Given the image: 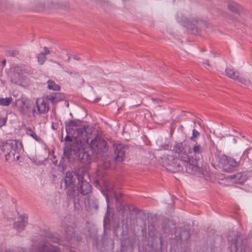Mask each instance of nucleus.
I'll return each instance as SVG.
<instances>
[{
  "label": "nucleus",
  "mask_w": 252,
  "mask_h": 252,
  "mask_svg": "<svg viewBox=\"0 0 252 252\" xmlns=\"http://www.w3.org/2000/svg\"><path fill=\"white\" fill-rule=\"evenodd\" d=\"M18 144L22 146L21 143H19L16 140H8L1 142L0 145V150L5 155L6 159L7 160V157L13 156L15 158V156L16 152L19 150Z\"/></svg>",
  "instance_id": "nucleus-5"
},
{
  "label": "nucleus",
  "mask_w": 252,
  "mask_h": 252,
  "mask_svg": "<svg viewBox=\"0 0 252 252\" xmlns=\"http://www.w3.org/2000/svg\"><path fill=\"white\" fill-rule=\"evenodd\" d=\"M54 95L56 103L63 99V95L59 93H55Z\"/></svg>",
  "instance_id": "nucleus-37"
},
{
  "label": "nucleus",
  "mask_w": 252,
  "mask_h": 252,
  "mask_svg": "<svg viewBox=\"0 0 252 252\" xmlns=\"http://www.w3.org/2000/svg\"><path fill=\"white\" fill-rule=\"evenodd\" d=\"M88 203L89 207L91 209H94L96 211L98 208V201L94 197H89L88 199Z\"/></svg>",
  "instance_id": "nucleus-23"
},
{
  "label": "nucleus",
  "mask_w": 252,
  "mask_h": 252,
  "mask_svg": "<svg viewBox=\"0 0 252 252\" xmlns=\"http://www.w3.org/2000/svg\"><path fill=\"white\" fill-rule=\"evenodd\" d=\"M199 135V132L195 129H193L192 130V136L190 138V141L193 142H196V138L198 137Z\"/></svg>",
  "instance_id": "nucleus-34"
},
{
  "label": "nucleus",
  "mask_w": 252,
  "mask_h": 252,
  "mask_svg": "<svg viewBox=\"0 0 252 252\" xmlns=\"http://www.w3.org/2000/svg\"><path fill=\"white\" fill-rule=\"evenodd\" d=\"M184 144L183 142L178 143L176 145V151L178 153V155H180L182 153H186L184 152Z\"/></svg>",
  "instance_id": "nucleus-32"
},
{
  "label": "nucleus",
  "mask_w": 252,
  "mask_h": 252,
  "mask_svg": "<svg viewBox=\"0 0 252 252\" xmlns=\"http://www.w3.org/2000/svg\"><path fill=\"white\" fill-rule=\"evenodd\" d=\"M11 71L16 72L19 75H23L25 73L27 72V70L25 66L23 65H13L10 68Z\"/></svg>",
  "instance_id": "nucleus-19"
},
{
  "label": "nucleus",
  "mask_w": 252,
  "mask_h": 252,
  "mask_svg": "<svg viewBox=\"0 0 252 252\" xmlns=\"http://www.w3.org/2000/svg\"><path fill=\"white\" fill-rule=\"evenodd\" d=\"M81 124L79 120H70L64 123L67 135L64 138L70 144L64 148V156L70 161L72 159L87 165L98 158L107 152V143L101 137L95 136L91 140L92 128L88 126L78 127Z\"/></svg>",
  "instance_id": "nucleus-1"
},
{
  "label": "nucleus",
  "mask_w": 252,
  "mask_h": 252,
  "mask_svg": "<svg viewBox=\"0 0 252 252\" xmlns=\"http://www.w3.org/2000/svg\"><path fill=\"white\" fill-rule=\"evenodd\" d=\"M12 100V98L11 97H6L5 98H0V105L2 106H8L10 104L11 101Z\"/></svg>",
  "instance_id": "nucleus-31"
},
{
  "label": "nucleus",
  "mask_w": 252,
  "mask_h": 252,
  "mask_svg": "<svg viewBox=\"0 0 252 252\" xmlns=\"http://www.w3.org/2000/svg\"><path fill=\"white\" fill-rule=\"evenodd\" d=\"M51 5H50L49 1L47 2L46 3H44V7L47 6L48 7H50L51 8H55V4L53 3L52 2H51Z\"/></svg>",
  "instance_id": "nucleus-41"
},
{
  "label": "nucleus",
  "mask_w": 252,
  "mask_h": 252,
  "mask_svg": "<svg viewBox=\"0 0 252 252\" xmlns=\"http://www.w3.org/2000/svg\"><path fill=\"white\" fill-rule=\"evenodd\" d=\"M70 58V56H68V62H69V61Z\"/></svg>",
  "instance_id": "nucleus-51"
},
{
  "label": "nucleus",
  "mask_w": 252,
  "mask_h": 252,
  "mask_svg": "<svg viewBox=\"0 0 252 252\" xmlns=\"http://www.w3.org/2000/svg\"><path fill=\"white\" fill-rule=\"evenodd\" d=\"M246 152H247V151H244V154H245Z\"/></svg>",
  "instance_id": "nucleus-53"
},
{
  "label": "nucleus",
  "mask_w": 252,
  "mask_h": 252,
  "mask_svg": "<svg viewBox=\"0 0 252 252\" xmlns=\"http://www.w3.org/2000/svg\"><path fill=\"white\" fill-rule=\"evenodd\" d=\"M5 252H10V251H6Z\"/></svg>",
  "instance_id": "nucleus-54"
},
{
  "label": "nucleus",
  "mask_w": 252,
  "mask_h": 252,
  "mask_svg": "<svg viewBox=\"0 0 252 252\" xmlns=\"http://www.w3.org/2000/svg\"><path fill=\"white\" fill-rule=\"evenodd\" d=\"M204 152V147L196 142L192 146V149L189 150L188 154H189V156H190V157L193 158L194 157V158H197V159H199V155H201Z\"/></svg>",
  "instance_id": "nucleus-14"
},
{
  "label": "nucleus",
  "mask_w": 252,
  "mask_h": 252,
  "mask_svg": "<svg viewBox=\"0 0 252 252\" xmlns=\"http://www.w3.org/2000/svg\"><path fill=\"white\" fill-rule=\"evenodd\" d=\"M172 156H168L164 162L163 165L167 170L172 172L173 161Z\"/></svg>",
  "instance_id": "nucleus-20"
},
{
  "label": "nucleus",
  "mask_w": 252,
  "mask_h": 252,
  "mask_svg": "<svg viewBox=\"0 0 252 252\" xmlns=\"http://www.w3.org/2000/svg\"><path fill=\"white\" fill-rule=\"evenodd\" d=\"M132 211L133 212H136L137 213H138L141 212V210L140 209H138L136 208H133V209H132Z\"/></svg>",
  "instance_id": "nucleus-45"
},
{
  "label": "nucleus",
  "mask_w": 252,
  "mask_h": 252,
  "mask_svg": "<svg viewBox=\"0 0 252 252\" xmlns=\"http://www.w3.org/2000/svg\"><path fill=\"white\" fill-rule=\"evenodd\" d=\"M16 159L18 160L19 159V155H17L16 157Z\"/></svg>",
  "instance_id": "nucleus-49"
},
{
  "label": "nucleus",
  "mask_w": 252,
  "mask_h": 252,
  "mask_svg": "<svg viewBox=\"0 0 252 252\" xmlns=\"http://www.w3.org/2000/svg\"><path fill=\"white\" fill-rule=\"evenodd\" d=\"M8 55L10 57H15L19 54V52L17 50H11L8 52Z\"/></svg>",
  "instance_id": "nucleus-38"
},
{
  "label": "nucleus",
  "mask_w": 252,
  "mask_h": 252,
  "mask_svg": "<svg viewBox=\"0 0 252 252\" xmlns=\"http://www.w3.org/2000/svg\"><path fill=\"white\" fill-rule=\"evenodd\" d=\"M37 60H38V63L40 65L43 64L46 60V56L43 54H42V53H40L37 54Z\"/></svg>",
  "instance_id": "nucleus-30"
},
{
  "label": "nucleus",
  "mask_w": 252,
  "mask_h": 252,
  "mask_svg": "<svg viewBox=\"0 0 252 252\" xmlns=\"http://www.w3.org/2000/svg\"><path fill=\"white\" fill-rule=\"evenodd\" d=\"M106 218H106V217H105L104 218V222H105V220H106Z\"/></svg>",
  "instance_id": "nucleus-50"
},
{
  "label": "nucleus",
  "mask_w": 252,
  "mask_h": 252,
  "mask_svg": "<svg viewBox=\"0 0 252 252\" xmlns=\"http://www.w3.org/2000/svg\"><path fill=\"white\" fill-rule=\"evenodd\" d=\"M66 193L68 198L73 200L75 205L80 199L81 195L79 191V186L74 185L64 187Z\"/></svg>",
  "instance_id": "nucleus-9"
},
{
  "label": "nucleus",
  "mask_w": 252,
  "mask_h": 252,
  "mask_svg": "<svg viewBox=\"0 0 252 252\" xmlns=\"http://www.w3.org/2000/svg\"><path fill=\"white\" fill-rule=\"evenodd\" d=\"M20 220L15 221L14 223V227L18 231L24 230L28 223V217L26 216H21Z\"/></svg>",
  "instance_id": "nucleus-15"
},
{
  "label": "nucleus",
  "mask_w": 252,
  "mask_h": 252,
  "mask_svg": "<svg viewBox=\"0 0 252 252\" xmlns=\"http://www.w3.org/2000/svg\"><path fill=\"white\" fill-rule=\"evenodd\" d=\"M188 159L186 163V171L189 174H195L199 170L197 158L190 157L188 154Z\"/></svg>",
  "instance_id": "nucleus-11"
},
{
  "label": "nucleus",
  "mask_w": 252,
  "mask_h": 252,
  "mask_svg": "<svg viewBox=\"0 0 252 252\" xmlns=\"http://www.w3.org/2000/svg\"><path fill=\"white\" fill-rule=\"evenodd\" d=\"M29 105L24 101H22V105L21 106V112L23 114H26L27 113L28 110L30 108Z\"/></svg>",
  "instance_id": "nucleus-33"
},
{
  "label": "nucleus",
  "mask_w": 252,
  "mask_h": 252,
  "mask_svg": "<svg viewBox=\"0 0 252 252\" xmlns=\"http://www.w3.org/2000/svg\"><path fill=\"white\" fill-rule=\"evenodd\" d=\"M188 159V154L186 153H182L179 155L174 163V170H176L177 172L186 171V163Z\"/></svg>",
  "instance_id": "nucleus-10"
},
{
  "label": "nucleus",
  "mask_w": 252,
  "mask_h": 252,
  "mask_svg": "<svg viewBox=\"0 0 252 252\" xmlns=\"http://www.w3.org/2000/svg\"><path fill=\"white\" fill-rule=\"evenodd\" d=\"M60 167L62 168L63 171L66 170L67 168V165L64 163H62L60 164Z\"/></svg>",
  "instance_id": "nucleus-42"
},
{
  "label": "nucleus",
  "mask_w": 252,
  "mask_h": 252,
  "mask_svg": "<svg viewBox=\"0 0 252 252\" xmlns=\"http://www.w3.org/2000/svg\"><path fill=\"white\" fill-rule=\"evenodd\" d=\"M212 25L206 21H200L197 23V27L200 28L199 30H211Z\"/></svg>",
  "instance_id": "nucleus-27"
},
{
  "label": "nucleus",
  "mask_w": 252,
  "mask_h": 252,
  "mask_svg": "<svg viewBox=\"0 0 252 252\" xmlns=\"http://www.w3.org/2000/svg\"><path fill=\"white\" fill-rule=\"evenodd\" d=\"M178 131H180L182 134L184 136V137L185 138V133L184 132V128L183 126L181 125L180 127L178 128Z\"/></svg>",
  "instance_id": "nucleus-44"
},
{
  "label": "nucleus",
  "mask_w": 252,
  "mask_h": 252,
  "mask_svg": "<svg viewBox=\"0 0 252 252\" xmlns=\"http://www.w3.org/2000/svg\"><path fill=\"white\" fill-rule=\"evenodd\" d=\"M123 199L121 198V201L120 202H116V210L118 212H121V213L122 216H124L125 212L126 211V209L125 206L123 204Z\"/></svg>",
  "instance_id": "nucleus-26"
},
{
  "label": "nucleus",
  "mask_w": 252,
  "mask_h": 252,
  "mask_svg": "<svg viewBox=\"0 0 252 252\" xmlns=\"http://www.w3.org/2000/svg\"><path fill=\"white\" fill-rule=\"evenodd\" d=\"M222 169L226 172H231L240 164V158L234 159L226 156H222L219 159Z\"/></svg>",
  "instance_id": "nucleus-6"
},
{
  "label": "nucleus",
  "mask_w": 252,
  "mask_h": 252,
  "mask_svg": "<svg viewBox=\"0 0 252 252\" xmlns=\"http://www.w3.org/2000/svg\"><path fill=\"white\" fill-rule=\"evenodd\" d=\"M26 133L32 137L36 141H39V137L37 136L34 131H33L31 128H26Z\"/></svg>",
  "instance_id": "nucleus-29"
},
{
  "label": "nucleus",
  "mask_w": 252,
  "mask_h": 252,
  "mask_svg": "<svg viewBox=\"0 0 252 252\" xmlns=\"http://www.w3.org/2000/svg\"><path fill=\"white\" fill-rule=\"evenodd\" d=\"M85 177H89V174L87 171V169L84 167L78 168L76 172L67 171L66 172L63 180L61 182V188H62L63 182L64 184V187L74 186L76 185V180L79 182L85 178Z\"/></svg>",
  "instance_id": "nucleus-2"
},
{
  "label": "nucleus",
  "mask_w": 252,
  "mask_h": 252,
  "mask_svg": "<svg viewBox=\"0 0 252 252\" xmlns=\"http://www.w3.org/2000/svg\"><path fill=\"white\" fill-rule=\"evenodd\" d=\"M228 8L232 11L240 14L242 9L241 7L232 0H229L227 4Z\"/></svg>",
  "instance_id": "nucleus-17"
},
{
  "label": "nucleus",
  "mask_w": 252,
  "mask_h": 252,
  "mask_svg": "<svg viewBox=\"0 0 252 252\" xmlns=\"http://www.w3.org/2000/svg\"><path fill=\"white\" fill-rule=\"evenodd\" d=\"M73 59L74 60H78V61L80 60V58L78 56H76V55H74L73 56Z\"/></svg>",
  "instance_id": "nucleus-46"
},
{
  "label": "nucleus",
  "mask_w": 252,
  "mask_h": 252,
  "mask_svg": "<svg viewBox=\"0 0 252 252\" xmlns=\"http://www.w3.org/2000/svg\"><path fill=\"white\" fill-rule=\"evenodd\" d=\"M204 63L207 64V65L208 66H210V64H209V61L208 60H206L204 62Z\"/></svg>",
  "instance_id": "nucleus-47"
},
{
  "label": "nucleus",
  "mask_w": 252,
  "mask_h": 252,
  "mask_svg": "<svg viewBox=\"0 0 252 252\" xmlns=\"http://www.w3.org/2000/svg\"><path fill=\"white\" fill-rule=\"evenodd\" d=\"M225 72L226 75L228 77L234 80H236L237 79H238V76L239 75V72L234 71L233 68H231L230 67H227L225 69Z\"/></svg>",
  "instance_id": "nucleus-21"
},
{
  "label": "nucleus",
  "mask_w": 252,
  "mask_h": 252,
  "mask_svg": "<svg viewBox=\"0 0 252 252\" xmlns=\"http://www.w3.org/2000/svg\"><path fill=\"white\" fill-rule=\"evenodd\" d=\"M46 98L48 100L50 101V102L52 103H53L54 104L56 103L54 93L47 95Z\"/></svg>",
  "instance_id": "nucleus-36"
},
{
  "label": "nucleus",
  "mask_w": 252,
  "mask_h": 252,
  "mask_svg": "<svg viewBox=\"0 0 252 252\" xmlns=\"http://www.w3.org/2000/svg\"><path fill=\"white\" fill-rule=\"evenodd\" d=\"M64 236L71 244L76 245L81 240V237L76 235L74 227L71 225H67L64 227Z\"/></svg>",
  "instance_id": "nucleus-8"
},
{
  "label": "nucleus",
  "mask_w": 252,
  "mask_h": 252,
  "mask_svg": "<svg viewBox=\"0 0 252 252\" xmlns=\"http://www.w3.org/2000/svg\"><path fill=\"white\" fill-rule=\"evenodd\" d=\"M44 52L42 53L45 56L50 53V51L46 47H44Z\"/></svg>",
  "instance_id": "nucleus-43"
},
{
  "label": "nucleus",
  "mask_w": 252,
  "mask_h": 252,
  "mask_svg": "<svg viewBox=\"0 0 252 252\" xmlns=\"http://www.w3.org/2000/svg\"><path fill=\"white\" fill-rule=\"evenodd\" d=\"M172 221H170L168 219H165L162 224V228L165 233H172V229L170 227V224H172Z\"/></svg>",
  "instance_id": "nucleus-24"
},
{
  "label": "nucleus",
  "mask_w": 252,
  "mask_h": 252,
  "mask_svg": "<svg viewBox=\"0 0 252 252\" xmlns=\"http://www.w3.org/2000/svg\"><path fill=\"white\" fill-rule=\"evenodd\" d=\"M103 188L102 189L103 194L105 196L107 203V212L109 208V204L115 199L117 202L121 201L122 193L119 191L114 190V186L112 184L108 182H103Z\"/></svg>",
  "instance_id": "nucleus-3"
},
{
  "label": "nucleus",
  "mask_w": 252,
  "mask_h": 252,
  "mask_svg": "<svg viewBox=\"0 0 252 252\" xmlns=\"http://www.w3.org/2000/svg\"><path fill=\"white\" fill-rule=\"evenodd\" d=\"M78 184L81 195H86L91 192L92 187L84 178L79 181Z\"/></svg>",
  "instance_id": "nucleus-13"
},
{
  "label": "nucleus",
  "mask_w": 252,
  "mask_h": 252,
  "mask_svg": "<svg viewBox=\"0 0 252 252\" xmlns=\"http://www.w3.org/2000/svg\"><path fill=\"white\" fill-rule=\"evenodd\" d=\"M37 108L40 113H44L49 110V105L43 100L40 104H37Z\"/></svg>",
  "instance_id": "nucleus-25"
},
{
  "label": "nucleus",
  "mask_w": 252,
  "mask_h": 252,
  "mask_svg": "<svg viewBox=\"0 0 252 252\" xmlns=\"http://www.w3.org/2000/svg\"><path fill=\"white\" fill-rule=\"evenodd\" d=\"M114 157H104L102 160L103 162L104 167L106 168H113L115 167V162L122 161L125 157V152L123 150L122 147L119 145L116 147L114 151Z\"/></svg>",
  "instance_id": "nucleus-4"
},
{
  "label": "nucleus",
  "mask_w": 252,
  "mask_h": 252,
  "mask_svg": "<svg viewBox=\"0 0 252 252\" xmlns=\"http://www.w3.org/2000/svg\"><path fill=\"white\" fill-rule=\"evenodd\" d=\"M7 119L6 118H2L0 117V128L5 125Z\"/></svg>",
  "instance_id": "nucleus-39"
},
{
  "label": "nucleus",
  "mask_w": 252,
  "mask_h": 252,
  "mask_svg": "<svg viewBox=\"0 0 252 252\" xmlns=\"http://www.w3.org/2000/svg\"><path fill=\"white\" fill-rule=\"evenodd\" d=\"M48 88L49 90H53L54 91H59L60 90V87L56 84V83L51 80H49L47 81Z\"/></svg>",
  "instance_id": "nucleus-28"
},
{
  "label": "nucleus",
  "mask_w": 252,
  "mask_h": 252,
  "mask_svg": "<svg viewBox=\"0 0 252 252\" xmlns=\"http://www.w3.org/2000/svg\"><path fill=\"white\" fill-rule=\"evenodd\" d=\"M234 182L243 184L247 179V176L244 173H237L231 176Z\"/></svg>",
  "instance_id": "nucleus-16"
},
{
  "label": "nucleus",
  "mask_w": 252,
  "mask_h": 252,
  "mask_svg": "<svg viewBox=\"0 0 252 252\" xmlns=\"http://www.w3.org/2000/svg\"><path fill=\"white\" fill-rule=\"evenodd\" d=\"M228 241L231 244L229 247L231 252H239V245H241L240 234L237 232H229L227 237Z\"/></svg>",
  "instance_id": "nucleus-7"
},
{
  "label": "nucleus",
  "mask_w": 252,
  "mask_h": 252,
  "mask_svg": "<svg viewBox=\"0 0 252 252\" xmlns=\"http://www.w3.org/2000/svg\"><path fill=\"white\" fill-rule=\"evenodd\" d=\"M6 60H3L2 61V64H3V66H4L6 64Z\"/></svg>",
  "instance_id": "nucleus-48"
},
{
  "label": "nucleus",
  "mask_w": 252,
  "mask_h": 252,
  "mask_svg": "<svg viewBox=\"0 0 252 252\" xmlns=\"http://www.w3.org/2000/svg\"><path fill=\"white\" fill-rule=\"evenodd\" d=\"M174 235L178 240L181 239L183 241H187L190 238V234L188 229L185 227L184 225L179 227H176L174 230Z\"/></svg>",
  "instance_id": "nucleus-12"
},
{
  "label": "nucleus",
  "mask_w": 252,
  "mask_h": 252,
  "mask_svg": "<svg viewBox=\"0 0 252 252\" xmlns=\"http://www.w3.org/2000/svg\"><path fill=\"white\" fill-rule=\"evenodd\" d=\"M185 20V23H183L184 26L188 29L190 28L191 30H193V29H191V26L190 25V22H189L188 20L186 19Z\"/></svg>",
  "instance_id": "nucleus-40"
},
{
  "label": "nucleus",
  "mask_w": 252,
  "mask_h": 252,
  "mask_svg": "<svg viewBox=\"0 0 252 252\" xmlns=\"http://www.w3.org/2000/svg\"><path fill=\"white\" fill-rule=\"evenodd\" d=\"M10 75L11 82L16 84H20L21 83V81L23 79V75H19L13 71Z\"/></svg>",
  "instance_id": "nucleus-22"
},
{
  "label": "nucleus",
  "mask_w": 252,
  "mask_h": 252,
  "mask_svg": "<svg viewBox=\"0 0 252 252\" xmlns=\"http://www.w3.org/2000/svg\"><path fill=\"white\" fill-rule=\"evenodd\" d=\"M236 80H238L239 82L244 84L246 86H250L251 85L250 81L249 80L246 79L245 78L238 76V79Z\"/></svg>",
  "instance_id": "nucleus-35"
},
{
  "label": "nucleus",
  "mask_w": 252,
  "mask_h": 252,
  "mask_svg": "<svg viewBox=\"0 0 252 252\" xmlns=\"http://www.w3.org/2000/svg\"><path fill=\"white\" fill-rule=\"evenodd\" d=\"M62 137H63V133L62 134Z\"/></svg>",
  "instance_id": "nucleus-55"
},
{
  "label": "nucleus",
  "mask_w": 252,
  "mask_h": 252,
  "mask_svg": "<svg viewBox=\"0 0 252 252\" xmlns=\"http://www.w3.org/2000/svg\"><path fill=\"white\" fill-rule=\"evenodd\" d=\"M169 146V142L165 140L164 142L162 140H158L156 142V149L158 150H161L162 149L166 150Z\"/></svg>",
  "instance_id": "nucleus-18"
},
{
  "label": "nucleus",
  "mask_w": 252,
  "mask_h": 252,
  "mask_svg": "<svg viewBox=\"0 0 252 252\" xmlns=\"http://www.w3.org/2000/svg\"><path fill=\"white\" fill-rule=\"evenodd\" d=\"M128 210H130V208L129 206H128Z\"/></svg>",
  "instance_id": "nucleus-52"
}]
</instances>
